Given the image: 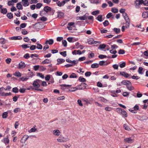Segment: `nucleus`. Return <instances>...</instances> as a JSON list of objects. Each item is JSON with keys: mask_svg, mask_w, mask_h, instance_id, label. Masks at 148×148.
I'll use <instances>...</instances> for the list:
<instances>
[{"mask_svg": "<svg viewBox=\"0 0 148 148\" xmlns=\"http://www.w3.org/2000/svg\"><path fill=\"white\" fill-rule=\"evenodd\" d=\"M42 6V4L40 3H38L36 4V7L37 8H40Z\"/></svg>", "mask_w": 148, "mask_h": 148, "instance_id": "nucleus-55", "label": "nucleus"}, {"mask_svg": "<svg viewBox=\"0 0 148 148\" xmlns=\"http://www.w3.org/2000/svg\"><path fill=\"white\" fill-rule=\"evenodd\" d=\"M64 13L61 12H58V18H61L64 16Z\"/></svg>", "mask_w": 148, "mask_h": 148, "instance_id": "nucleus-31", "label": "nucleus"}, {"mask_svg": "<svg viewBox=\"0 0 148 148\" xmlns=\"http://www.w3.org/2000/svg\"><path fill=\"white\" fill-rule=\"evenodd\" d=\"M109 23L107 20H106L103 23V24L104 26L105 27L109 25Z\"/></svg>", "mask_w": 148, "mask_h": 148, "instance_id": "nucleus-57", "label": "nucleus"}, {"mask_svg": "<svg viewBox=\"0 0 148 148\" xmlns=\"http://www.w3.org/2000/svg\"><path fill=\"white\" fill-rule=\"evenodd\" d=\"M41 82V80L39 79H36L34 82L33 85L35 88H38L40 86V84Z\"/></svg>", "mask_w": 148, "mask_h": 148, "instance_id": "nucleus-3", "label": "nucleus"}, {"mask_svg": "<svg viewBox=\"0 0 148 148\" xmlns=\"http://www.w3.org/2000/svg\"><path fill=\"white\" fill-rule=\"evenodd\" d=\"M16 8L18 10H22L23 9V7L21 3H18L16 4Z\"/></svg>", "mask_w": 148, "mask_h": 148, "instance_id": "nucleus-24", "label": "nucleus"}, {"mask_svg": "<svg viewBox=\"0 0 148 148\" xmlns=\"http://www.w3.org/2000/svg\"><path fill=\"white\" fill-rule=\"evenodd\" d=\"M78 80L80 82H85L86 81L84 78L81 76L79 77Z\"/></svg>", "mask_w": 148, "mask_h": 148, "instance_id": "nucleus-39", "label": "nucleus"}, {"mask_svg": "<svg viewBox=\"0 0 148 148\" xmlns=\"http://www.w3.org/2000/svg\"><path fill=\"white\" fill-rule=\"evenodd\" d=\"M60 86L62 87V88L63 89H64V87L66 88L67 87H69L71 86V85L66 84H62Z\"/></svg>", "mask_w": 148, "mask_h": 148, "instance_id": "nucleus-48", "label": "nucleus"}, {"mask_svg": "<svg viewBox=\"0 0 148 148\" xmlns=\"http://www.w3.org/2000/svg\"><path fill=\"white\" fill-rule=\"evenodd\" d=\"M111 11L114 13H117L118 12V10L117 9L115 8H112L111 9Z\"/></svg>", "mask_w": 148, "mask_h": 148, "instance_id": "nucleus-42", "label": "nucleus"}, {"mask_svg": "<svg viewBox=\"0 0 148 148\" xmlns=\"http://www.w3.org/2000/svg\"><path fill=\"white\" fill-rule=\"evenodd\" d=\"M36 48L38 49L41 50L42 48V46L41 44H40L37 45Z\"/></svg>", "mask_w": 148, "mask_h": 148, "instance_id": "nucleus-61", "label": "nucleus"}, {"mask_svg": "<svg viewBox=\"0 0 148 148\" xmlns=\"http://www.w3.org/2000/svg\"><path fill=\"white\" fill-rule=\"evenodd\" d=\"M119 66L121 68L125 67L126 65V63L125 62H122L119 63Z\"/></svg>", "mask_w": 148, "mask_h": 148, "instance_id": "nucleus-34", "label": "nucleus"}, {"mask_svg": "<svg viewBox=\"0 0 148 148\" xmlns=\"http://www.w3.org/2000/svg\"><path fill=\"white\" fill-rule=\"evenodd\" d=\"M3 142L5 144H8L9 142V140L7 136L6 138H4L3 139Z\"/></svg>", "mask_w": 148, "mask_h": 148, "instance_id": "nucleus-17", "label": "nucleus"}, {"mask_svg": "<svg viewBox=\"0 0 148 148\" xmlns=\"http://www.w3.org/2000/svg\"><path fill=\"white\" fill-rule=\"evenodd\" d=\"M11 39L12 40H21L22 39V37L20 36H13L11 38Z\"/></svg>", "mask_w": 148, "mask_h": 148, "instance_id": "nucleus-18", "label": "nucleus"}, {"mask_svg": "<svg viewBox=\"0 0 148 148\" xmlns=\"http://www.w3.org/2000/svg\"><path fill=\"white\" fill-rule=\"evenodd\" d=\"M29 136L27 135H24L23 138H22L21 140V143H25L27 139L29 138Z\"/></svg>", "mask_w": 148, "mask_h": 148, "instance_id": "nucleus-8", "label": "nucleus"}, {"mask_svg": "<svg viewBox=\"0 0 148 148\" xmlns=\"http://www.w3.org/2000/svg\"><path fill=\"white\" fill-rule=\"evenodd\" d=\"M118 53L119 54H123L125 53V51L121 49L119 50Z\"/></svg>", "mask_w": 148, "mask_h": 148, "instance_id": "nucleus-51", "label": "nucleus"}, {"mask_svg": "<svg viewBox=\"0 0 148 148\" xmlns=\"http://www.w3.org/2000/svg\"><path fill=\"white\" fill-rule=\"evenodd\" d=\"M120 74L121 75L123 76L126 78H127L131 76L129 74L124 71L120 72Z\"/></svg>", "mask_w": 148, "mask_h": 148, "instance_id": "nucleus-6", "label": "nucleus"}, {"mask_svg": "<svg viewBox=\"0 0 148 148\" xmlns=\"http://www.w3.org/2000/svg\"><path fill=\"white\" fill-rule=\"evenodd\" d=\"M23 57L26 59H27L30 57L29 54L28 53H27L25 54L23 56Z\"/></svg>", "mask_w": 148, "mask_h": 148, "instance_id": "nucleus-58", "label": "nucleus"}, {"mask_svg": "<svg viewBox=\"0 0 148 148\" xmlns=\"http://www.w3.org/2000/svg\"><path fill=\"white\" fill-rule=\"evenodd\" d=\"M78 63V60H74L72 61L71 60V62L70 63L72 64L73 65V66L75 65V64H77Z\"/></svg>", "mask_w": 148, "mask_h": 148, "instance_id": "nucleus-35", "label": "nucleus"}, {"mask_svg": "<svg viewBox=\"0 0 148 148\" xmlns=\"http://www.w3.org/2000/svg\"><path fill=\"white\" fill-rule=\"evenodd\" d=\"M62 45H64V47L67 46V42L65 40H63L62 41Z\"/></svg>", "mask_w": 148, "mask_h": 148, "instance_id": "nucleus-54", "label": "nucleus"}, {"mask_svg": "<svg viewBox=\"0 0 148 148\" xmlns=\"http://www.w3.org/2000/svg\"><path fill=\"white\" fill-rule=\"evenodd\" d=\"M8 116V113L7 112H5L3 113L2 115V118H5Z\"/></svg>", "mask_w": 148, "mask_h": 148, "instance_id": "nucleus-44", "label": "nucleus"}, {"mask_svg": "<svg viewBox=\"0 0 148 148\" xmlns=\"http://www.w3.org/2000/svg\"><path fill=\"white\" fill-rule=\"evenodd\" d=\"M102 16L100 15L98 16L97 18H96V19H97L98 21L100 22L102 21Z\"/></svg>", "mask_w": 148, "mask_h": 148, "instance_id": "nucleus-38", "label": "nucleus"}, {"mask_svg": "<svg viewBox=\"0 0 148 148\" xmlns=\"http://www.w3.org/2000/svg\"><path fill=\"white\" fill-rule=\"evenodd\" d=\"M99 65H100L101 66L103 65H107L108 64L106 63V61L102 60L100 61L99 63Z\"/></svg>", "mask_w": 148, "mask_h": 148, "instance_id": "nucleus-20", "label": "nucleus"}, {"mask_svg": "<svg viewBox=\"0 0 148 148\" xmlns=\"http://www.w3.org/2000/svg\"><path fill=\"white\" fill-rule=\"evenodd\" d=\"M44 10L46 12H47L51 11V8L48 6H45L44 8Z\"/></svg>", "mask_w": 148, "mask_h": 148, "instance_id": "nucleus-23", "label": "nucleus"}, {"mask_svg": "<svg viewBox=\"0 0 148 148\" xmlns=\"http://www.w3.org/2000/svg\"><path fill=\"white\" fill-rule=\"evenodd\" d=\"M29 0H22V4L24 6L26 7L28 6L29 5V3L28 1Z\"/></svg>", "mask_w": 148, "mask_h": 148, "instance_id": "nucleus-10", "label": "nucleus"}, {"mask_svg": "<svg viewBox=\"0 0 148 148\" xmlns=\"http://www.w3.org/2000/svg\"><path fill=\"white\" fill-rule=\"evenodd\" d=\"M124 127L125 130L128 131H130L131 130V129L126 124H124Z\"/></svg>", "mask_w": 148, "mask_h": 148, "instance_id": "nucleus-43", "label": "nucleus"}, {"mask_svg": "<svg viewBox=\"0 0 148 148\" xmlns=\"http://www.w3.org/2000/svg\"><path fill=\"white\" fill-rule=\"evenodd\" d=\"M60 54L64 57H66L67 56L66 52V51L60 52Z\"/></svg>", "mask_w": 148, "mask_h": 148, "instance_id": "nucleus-49", "label": "nucleus"}, {"mask_svg": "<svg viewBox=\"0 0 148 148\" xmlns=\"http://www.w3.org/2000/svg\"><path fill=\"white\" fill-rule=\"evenodd\" d=\"M106 45L104 44H101L99 45L98 49H104L106 47Z\"/></svg>", "mask_w": 148, "mask_h": 148, "instance_id": "nucleus-50", "label": "nucleus"}, {"mask_svg": "<svg viewBox=\"0 0 148 148\" xmlns=\"http://www.w3.org/2000/svg\"><path fill=\"white\" fill-rule=\"evenodd\" d=\"M6 43V40L4 38H0V43L3 45Z\"/></svg>", "mask_w": 148, "mask_h": 148, "instance_id": "nucleus-37", "label": "nucleus"}, {"mask_svg": "<svg viewBox=\"0 0 148 148\" xmlns=\"http://www.w3.org/2000/svg\"><path fill=\"white\" fill-rule=\"evenodd\" d=\"M121 84H123L125 85H127L128 84H131V82L128 80H123L122 81Z\"/></svg>", "mask_w": 148, "mask_h": 148, "instance_id": "nucleus-11", "label": "nucleus"}, {"mask_svg": "<svg viewBox=\"0 0 148 148\" xmlns=\"http://www.w3.org/2000/svg\"><path fill=\"white\" fill-rule=\"evenodd\" d=\"M105 110L108 111H110L112 110V108L109 107H107L105 108Z\"/></svg>", "mask_w": 148, "mask_h": 148, "instance_id": "nucleus-62", "label": "nucleus"}, {"mask_svg": "<svg viewBox=\"0 0 148 148\" xmlns=\"http://www.w3.org/2000/svg\"><path fill=\"white\" fill-rule=\"evenodd\" d=\"M77 77V75L75 73H72L70 76V78H75Z\"/></svg>", "mask_w": 148, "mask_h": 148, "instance_id": "nucleus-45", "label": "nucleus"}, {"mask_svg": "<svg viewBox=\"0 0 148 148\" xmlns=\"http://www.w3.org/2000/svg\"><path fill=\"white\" fill-rule=\"evenodd\" d=\"M53 40L52 39H49V40H47L45 43V44H49V45H51L53 43Z\"/></svg>", "mask_w": 148, "mask_h": 148, "instance_id": "nucleus-14", "label": "nucleus"}, {"mask_svg": "<svg viewBox=\"0 0 148 148\" xmlns=\"http://www.w3.org/2000/svg\"><path fill=\"white\" fill-rule=\"evenodd\" d=\"M3 14H5L7 12V10L6 8H2L1 10L0 11Z\"/></svg>", "mask_w": 148, "mask_h": 148, "instance_id": "nucleus-25", "label": "nucleus"}, {"mask_svg": "<svg viewBox=\"0 0 148 148\" xmlns=\"http://www.w3.org/2000/svg\"><path fill=\"white\" fill-rule=\"evenodd\" d=\"M73 38L72 37H69L67 38V40L70 42H73Z\"/></svg>", "mask_w": 148, "mask_h": 148, "instance_id": "nucleus-56", "label": "nucleus"}, {"mask_svg": "<svg viewBox=\"0 0 148 148\" xmlns=\"http://www.w3.org/2000/svg\"><path fill=\"white\" fill-rule=\"evenodd\" d=\"M40 19L41 21H46L47 20V18L43 16L40 18Z\"/></svg>", "mask_w": 148, "mask_h": 148, "instance_id": "nucleus-63", "label": "nucleus"}, {"mask_svg": "<svg viewBox=\"0 0 148 148\" xmlns=\"http://www.w3.org/2000/svg\"><path fill=\"white\" fill-rule=\"evenodd\" d=\"M7 16L10 19H11L13 18V15L11 12L8 13L7 14Z\"/></svg>", "mask_w": 148, "mask_h": 148, "instance_id": "nucleus-30", "label": "nucleus"}, {"mask_svg": "<svg viewBox=\"0 0 148 148\" xmlns=\"http://www.w3.org/2000/svg\"><path fill=\"white\" fill-rule=\"evenodd\" d=\"M99 67V64L97 63H94L92 64L91 65V67L92 68H96Z\"/></svg>", "mask_w": 148, "mask_h": 148, "instance_id": "nucleus-29", "label": "nucleus"}, {"mask_svg": "<svg viewBox=\"0 0 148 148\" xmlns=\"http://www.w3.org/2000/svg\"><path fill=\"white\" fill-rule=\"evenodd\" d=\"M53 133L55 136H59L61 132L59 130H55L53 131Z\"/></svg>", "mask_w": 148, "mask_h": 148, "instance_id": "nucleus-9", "label": "nucleus"}, {"mask_svg": "<svg viewBox=\"0 0 148 148\" xmlns=\"http://www.w3.org/2000/svg\"><path fill=\"white\" fill-rule=\"evenodd\" d=\"M21 110L19 108H17L15 109L14 110V113H16L18 112H20Z\"/></svg>", "mask_w": 148, "mask_h": 148, "instance_id": "nucleus-59", "label": "nucleus"}, {"mask_svg": "<svg viewBox=\"0 0 148 148\" xmlns=\"http://www.w3.org/2000/svg\"><path fill=\"white\" fill-rule=\"evenodd\" d=\"M119 110H120L121 111V114L123 115V117H127V114L125 111L123 109H122L121 108H120Z\"/></svg>", "mask_w": 148, "mask_h": 148, "instance_id": "nucleus-7", "label": "nucleus"}, {"mask_svg": "<svg viewBox=\"0 0 148 148\" xmlns=\"http://www.w3.org/2000/svg\"><path fill=\"white\" fill-rule=\"evenodd\" d=\"M148 12H144L142 14V16L144 18H148Z\"/></svg>", "mask_w": 148, "mask_h": 148, "instance_id": "nucleus-27", "label": "nucleus"}, {"mask_svg": "<svg viewBox=\"0 0 148 148\" xmlns=\"http://www.w3.org/2000/svg\"><path fill=\"white\" fill-rule=\"evenodd\" d=\"M25 66V63L23 62H21L19 64V68L20 69H23Z\"/></svg>", "mask_w": 148, "mask_h": 148, "instance_id": "nucleus-13", "label": "nucleus"}, {"mask_svg": "<svg viewBox=\"0 0 148 148\" xmlns=\"http://www.w3.org/2000/svg\"><path fill=\"white\" fill-rule=\"evenodd\" d=\"M36 48V46L34 45H32L30 47V49L31 50L33 51L35 50Z\"/></svg>", "mask_w": 148, "mask_h": 148, "instance_id": "nucleus-53", "label": "nucleus"}, {"mask_svg": "<svg viewBox=\"0 0 148 148\" xmlns=\"http://www.w3.org/2000/svg\"><path fill=\"white\" fill-rule=\"evenodd\" d=\"M95 56L94 54L93 53H91L89 54L88 55V57L89 58H93Z\"/></svg>", "mask_w": 148, "mask_h": 148, "instance_id": "nucleus-60", "label": "nucleus"}, {"mask_svg": "<svg viewBox=\"0 0 148 148\" xmlns=\"http://www.w3.org/2000/svg\"><path fill=\"white\" fill-rule=\"evenodd\" d=\"M28 45H29V44L23 45H21V47L23 49H25L27 48H28L29 47L28 46Z\"/></svg>", "mask_w": 148, "mask_h": 148, "instance_id": "nucleus-40", "label": "nucleus"}, {"mask_svg": "<svg viewBox=\"0 0 148 148\" xmlns=\"http://www.w3.org/2000/svg\"><path fill=\"white\" fill-rule=\"evenodd\" d=\"M99 13V10H96L93 11L91 14L92 15H96Z\"/></svg>", "mask_w": 148, "mask_h": 148, "instance_id": "nucleus-46", "label": "nucleus"}, {"mask_svg": "<svg viewBox=\"0 0 148 148\" xmlns=\"http://www.w3.org/2000/svg\"><path fill=\"white\" fill-rule=\"evenodd\" d=\"M69 139L68 137H64L60 135L57 139V141L59 143H62L68 141Z\"/></svg>", "mask_w": 148, "mask_h": 148, "instance_id": "nucleus-2", "label": "nucleus"}, {"mask_svg": "<svg viewBox=\"0 0 148 148\" xmlns=\"http://www.w3.org/2000/svg\"><path fill=\"white\" fill-rule=\"evenodd\" d=\"M58 63L57 64L58 65L65 62V60L63 59H58L57 60Z\"/></svg>", "mask_w": 148, "mask_h": 148, "instance_id": "nucleus-19", "label": "nucleus"}, {"mask_svg": "<svg viewBox=\"0 0 148 148\" xmlns=\"http://www.w3.org/2000/svg\"><path fill=\"white\" fill-rule=\"evenodd\" d=\"M113 31L116 34H119L120 32V29L119 28H115L113 29Z\"/></svg>", "mask_w": 148, "mask_h": 148, "instance_id": "nucleus-36", "label": "nucleus"}, {"mask_svg": "<svg viewBox=\"0 0 148 148\" xmlns=\"http://www.w3.org/2000/svg\"><path fill=\"white\" fill-rule=\"evenodd\" d=\"M51 61L50 60L48 59H46L44 60L41 63L42 64H49L51 62Z\"/></svg>", "mask_w": 148, "mask_h": 148, "instance_id": "nucleus-21", "label": "nucleus"}, {"mask_svg": "<svg viewBox=\"0 0 148 148\" xmlns=\"http://www.w3.org/2000/svg\"><path fill=\"white\" fill-rule=\"evenodd\" d=\"M143 3V0H136L135 1L134 4L136 8L138 9L140 8V5Z\"/></svg>", "mask_w": 148, "mask_h": 148, "instance_id": "nucleus-4", "label": "nucleus"}, {"mask_svg": "<svg viewBox=\"0 0 148 148\" xmlns=\"http://www.w3.org/2000/svg\"><path fill=\"white\" fill-rule=\"evenodd\" d=\"M99 58L101 59H103L104 58H106L107 57V56H106L103 55H100L98 56Z\"/></svg>", "mask_w": 148, "mask_h": 148, "instance_id": "nucleus-52", "label": "nucleus"}, {"mask_svg": "<svg viewBox=\"0 0 148 148\" xmlns=\"http://www.w3.org/2000/svg\"><path fill=\"white\" fill-rule=\"evenodd\" d=\"M56 3L58 6L61 7L64 5L65 4V2L64 1H63L62 2H60L59 1L58 2H56Z\"/></svg>", "mask_w": 148, "mask_h": 148, "instance_id": "nucleus-16", "label": "nucleus"}, {"mask_svg": "<svg viewBox=\"0 0 148 148\" xmlns=\"http://www.w3.org/2000/svg\"><path fill=\"white\" fill-rule=\"evenodd\" d=\"M34 27L36 29H39L40 28V24L38 23H36L33 25Z\"/></svg>", "mask_w": 148, "mask_h": 148, "instance_id": "nucleus-12", "label": "nucleus"}, {"mask_svg": "<svg viewBox=\"0 0 148 148\" xmlns=\"http://www.w3.org/2000/svg\"><path fill=\"white\" fill-rule=\"evenodd\" d=\"M127 88L130 91H131L134 89V88L132 86V83L131 84H128L127 86Z\"/></svg>", "mask_w": 148, "mask_h": 148, "instance_id": "nucleus-26", "label": "nucleus"}, {"mask_svg": "<svg viewBox=\"0 0 148 148\" xmlns=\"http://www.w3.org/2000/svg\"><path fill=\"white\" fill-rule=\"evenodd\" d=\"M92 40L93 39H91L89 40L88 41V44H93L96 43V42H97L96 41H93V40Z\"/></svg>", "mask_w": 148, "mask_h": 148, "instance_id": "nucleus-41", "label": "nucleus"}, {"mask_svg": "<svg viewBox=\"0 0 148 148\" xmlns=\"http://www.w3.org/2000/svg\"><path fill=\"white\" fill-rule=\"evenodd\" d=\"M12 91L16 93L18 92V90L17 87H15L12 89Z\"/></svg>", "mask_w": 148, "mask_h": 148, "instance_id": "nucleus-47", "label": "nucleus"}, {"mask_svg": "<svg viewBox=\"0 0 148 148\" xmlns=\"http://www.w3.org/2000/svg\"><path fill=\"white\" fill-rule=\"evenodd\" d=\"M134 141V138L132 137H130L126 138L124 139V142L125 143H132Z\"/></svg>", "mask_w": 148, "mask_h": 148, "instance_id": "nucleus-5", "label": "nucleus"}, {"mask_svg": "<svg viewBox=\"0 0 148 148\" xmlns=\"http://www.w3.org/2000/svg\"><path fill=\"white\" fill-rule=\"evenodd\" d=\"M86 84L84 83H82L81 85H79L76 87H73V88L75 89L74 90H69V91L71 92H73L78 89L82 90L85 89L86 86Z\"/></svg>", "mask_w": 148, "mask_h": 148, "instance_id": "nucleus-1", "label": "nucleus"}, {"mask_svg": "<svg viewBox=\"0 0 148 148\" xmlns=\"http://www.w3.org/2000/svg\"><path fill=\"white\" fill-rule=\"evenodd\" d=\"M13 75L14 76L18 77H20L21 76V73L19 71L15 72V73Z\"/></svg>", "mask_w": 148, "mask_h": 148, "instance_id": "nucleus-28", "label": "nucleus"}, {"mask_svg": "<svg viewBox=\"0 0 148 148\" xmlns=\"http://www.w3.org/2000/svg\"><path fill=\"white\" fill-rule=\"evenodd\" d=\"M64 146L65 148H69L71 146V145L70 144H66L64 145Z\"/></svg>", "mask_w": 148, "mask_h": 148, "instance_id": "nucleus-64", "label": "nucleus"}, {"mask_svg": "<svg viewBox=\"0 0 148 148\" xmlns=\"http://www.w3.org/2000/svg\"><path fill=\"white\" fill-rule=\"evenodd\" d=\"M99 100L101 101L104 103H106L107 101V100L105 99L104 98L102 97H100L99 98Z\"/></svg>", "mask_w": 148, "mask_h": 148, "instance_id": "nucleus-32", "label": "nucleus"}, {"mask_svg": "<svg viewBox=\"0 0 148 148\" xmlns=\"http://www.w3.org/2000/svg\"><path fill=\"white\" fill-rule=\"evenodd\" d=\"M125 21H126V28H128V27H129L130 25V21L129 18L126 17V18H125Z\"/></svg>", "mask_w": 148, "mask_h": 148, "instance_id": "nucleus-15", "label": "nucleus"}, {"mask_svg": "<svg viewBox=\"0 0 148 148\" xmlns=\"http://www.w3.org/2000/svg\"><path fill=\"white\" fill-rule=\"evenodd\" d=\"M87 18L86 16V14L84 15L83 16L78 17V19L77 20H84Z\"/></svg>", "mask_w": 148, "mask_h": 148, "instance_id": "nucleus-22", "label": "nucleus"}, {"mask_svg": "<svg viewBox=\"0 0 148 148\" xmlns=\"http://www.w3.org/2000/svg\"><path fill=\"white\" fill-rule=\"evenodd\" d=\"M143 68L142 67H139L138 68V72L140 74L142 75L143 74Z\"/></svg>", "mask_w": 148, "mask_h": 148, "instance_id": "nucleus-33", "label": "nucleus"}]
</instances>
